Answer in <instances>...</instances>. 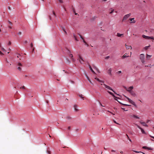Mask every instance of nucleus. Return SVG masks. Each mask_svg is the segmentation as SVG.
I'll return each instance as SVG.
<instances>
[{"label": "nucleus", "instance_id": "56", "mask_svg": "<svg viewBox=\"0 0 154 154\" xmlns=\"http://www.w3.org/2000/svg\"><path fill=\"white\" fill-rule=\"evenodd\" d=\"M8 9H9V10H11V8L9 6L8 7Z\"/></svg>", "mask_w": 154, "mask_h": 154}, {"label": "nucleus", "instance_id": "37", "mask_svg": "<svg viewBox=\"0 0 154 154\" xmlns=\"http://www.w3.org/2000/svg\"><path fill=\"white\" fill-rule=\"evenodd\" d=\"M0 55L2 56H3L4 55V54L1 51H0Z\"/></svg>", "mask_w": 154, "mask_h": 154}, {"label": "nucleus", "instance_id": "50", "mask_svg": "<svg viewBox=\"0 0 154 154\" xmlns=\"http://www.w3.org/2000/svg\"><path fill=\"white\" fill-rule=\"evenodd\" d=\"M122 109L123 110L125 111H127V110H125V109L123 108H122Z\"/></svg>", "mask_w": 154, "mask_h": 154}, {"label": "nucleus", "instance_id": "22", "mask_svg": "<svg viewBox=\"0 0 154 154\" xmlns=\"http://www.w3.org/2000/svg\"><path fill=\"white\" fill-rule=\"evenodd\" d=\"M77 106L76 105H74V110L76 111H77L78 110V109H77Z\"/></svg>", "mask_w": 154, "mask_h": 154}, {"label": "nucleus", "instance_id": "61", "mask_svg": "<svg viewBox=\"0 0 154 154\" xmlns=\"http://www.w3.org/2000/svg\"><path fill=\"white\" fill-rule=\"evenodd\" d=\"M5 61L6 62V61H7V60H7V59L6 58L5 59Z\"/></svg>", "mask_w": 154, "mask_h": 154}, {"label": "nucleus", "instance_id": "30", "mask_svg": "<svg viewBox=\"0 0 154 154\" xmlns=\"http://www.w3.org/2000/svg\"><path fill=\"white\" fill-rule=\"evenodd\" d=\"M133 117L135 118H136V119H139V118L137 116L135 115H134L133 116Z\"/></svg>", "mask_w": 154, "mask_h": 154}, {"label": "nucleus", "instance_id": "45", "mask_svg": "<svg viewBox=\"0 0 154 154\" xmlns=\"http://www.w3.org/2000/svg\"><path fill=\"white\" fill-rule=\"evenodd\" d=\"M33 45L32 43L30 44V47L32 48L33 47Z\"/></svg>", "mask_w": 154, "mask_h": 154}, {"label": "nucleus", "instance_id": "42", "mask_svg": "<svg viewBox=\"0 0 154 154\" xmlns=\"http://www.w3.org/2000/svg\"><path fill=\"white\" fill-rule=\"evenodd\" d=\"M53 14L54 15L55 17H56V15L55 14V12H54V11H53Z\"/></svg>", "mask_w": 154, "mask_h": 154}, {"label": "nucleus", "instance_id": "51", "mask_svg": "<svg viewBox=\"0 0 154 154\" xmlns=\"http://www.w3.org/2000/svg\"><path fill=\"white\" fill-rule=\"evenodd\" d=\"M108 112H110V113H111L112 114V115H115V114H114L113 113H112L111 112H110V111H108Z\"/></svg>", "mask_w": 154, "mask_h": 154}, {"label": "nucleus", "instance_id": "36", "mask_svg": "<svg viewBox=\"0 0 154 154\" xmlns=\"http://www.w3.org/2000/svg\"><path fill=\"white\" fill-rule=\"evenodd\" d=\"M20 88H21V89H25V86H23L22 87H20Z\"/></svg>", "mask_w": 154, "mask_h": 154}, {"label": "nucleus", "instance_id": "12", "mask_svg": "<svg viewBox=\"0 0 154 154\" xmlns=\"http://www.w3.org/2000/svg\"><path fill=\"white\" fill-rule=\"evenodd\" d=\"M111 71H112V69L111 68H110L108 70L107 72L110 75L112 76V74L111 73Z\"/></svg>", "mask_w": 154, "mask_h": 154}, {"label": "nucleus", "instance_id": "3", "mask_svg": "<svg viewBox=\"0 0 154 154\" xmlns=\"http://www.w3.org/2000/svg\"><path fill=\"white\" fill-rule=\"evenodd\" d=\"M131 15V14H128L125 15L123 17L122 21L126 20Z\"/></svg>", "mask_w": 154, "mask_h": 154}, {"label": "nucleus", "instance_id": "24", "mask_svg": "<svg viewBox=\"0 0 154 154\" xmlns=\"http://www.w3.org/2000/svg\"><path fill=\"white\" fill-rule=\"evenodd\" d=\"M150 45H149V46H146L144 48V49L145 50H147L148 48L150 47Z\"/></svg>", "mask_w": 154, "mask_h": 154}, {"label": "nucleus", "instance_id": "29", "mask_svg": "<svg viewBox=\"0 0 154 154\" xmlns=\"http://www.w3.org/2000/svg\"><path fill=\"white\" fill-rule=\"evenodd\" d=\"M62 30H63V31L64 32H65V34H67V32H66V31L65 30V29L64 27H62Z\"/></svg>", "mask_w": 154, "mask_h": 154}, {"label": "nucleus", "instance_id": "43", "mask_svg": "<svg viewBox=\"0 0 154 154\" xmlns=\"http://www.w3.org/2000/svg\"><path fill=\"white\" fill-rule=\"evenodd\" d=\"M126 136H127V138L128 139V140L129 139H130L128 135L127 134H126Z\"/></svg>", "mask_w": 154, "mask_h": 154}, {"label": "nucleus", "instance_id": "57", "mask_svg": "<svg viewBox=\"0 0 154 154\" xmlns=\"http://www.w3.org/2000/svg\"><path fill=\"white\" fill-rule=\"evenodd\" d=\"M24 43H25V44H26L27 43V41H25L24 42Z\"/></svg>", "mask_w": 154, "mask_h": 154}, {"label": "nucleus", "instance_id": "53", "mask_svg": "<svg viewBox=\"0 0 154 154\" xmlns=\"http://www.w3.org/2000/svg\"><path fill=\"white\" fill-rule=\"evenodd\" d=\"M150 121V120H147V121H146V123H148V122H149V121Z\"/></svg>", "mask_w": 154, "mask_h": 154}, {"label": "nucleus", "instance_id": "28", "mask_svg": "<svg viewBox=\"0 0 154 154\" xmlns=\"http://www.w3.org/2000/svg\"><path fill=\"white\" fill-rule=\"evenodd\" d=\"M79 96L81 99L84 100V97L83 96L82 94H79Z\"/></svg>", "mask_w": 154, "mask_h": 154}, {"label": "nucleus", "instance_id": "13", "mask_svg": "<svg viewBox=\"0 0 154 154\" xmlns=\"http://www.w3.org/2000/svg\"><path fill=\"white\" fill-rule=\"evenodd\" d=\"M142 36L144 38H145L146 39H149V37L150 36H147L145 35H142Z\"/></svg>", "mask_w": 154, "mask_h": 154}, {"label": "nucleus", "instance_id": "9", "mask_svg": "<svg viewBox=\"0 0 154 154\" xmlns=\"http://www.w3.org/2000/svg\"><path fill=\"white\" fill-rule=\"evenodd\" d=\"M103 85L106 88L109 89L110 90H111L113 92H115V91L112 90V88H111L110 87L108 86V85H106V84H104Z\"/></svg>", "mask_w": 154, "mask_h": 154}, {"label": "nucleus", "instance_id": "20", "mask_svg": "<svg viewBox=\"0 0 154 154\" xmlns=\"http://www.w3.org/2000/svg\"><path fill=\"white\" fill-rule=\"evenodd\" d=\"M95 79H96L97 81L100 82H102V83H104V81H101V80H100V79H99L97 78H95Z\"/></svg>", "mask_w": 154, "mask_h": 154}, {"label": "nucleus", "instance_id": "26", "mask_svg": "<svg viewBox=\"0 0 154 154\" xmlns=\"http://www.w3.org/2000/svg\"><path fill=\"white\" fill-rule=\"evenodd\" d=\"M109 10L110 11H111L109 12V14H112L113 12L114 11V10L112 8H111L110 9H109Z\"/></svg>", "mask_w": 154, "mask_h": 154}, {"label": "nucleus", "instance_id": "6", "mask_svg": "<svg viewBox=\"0 0 154 154\" xmlns=\"http://www.w3.org/2000/svg\"><path fill=\"white\" fill-rule=\"evenodd\" d=\"M128 92L133 96L135 97L136 96L135 93L133 91H130V90H128Z\"/></svg>", "mask_w": 154, "mask_h": 154}, {"label": "nucleus", "instance_id": "8", "mask_svg": "<svg viewBox=\"0 0 154 154\" xmlns=\"http://www.w3.org/2000/svg\"><path fill=\"white\" fill-rule=\"evenodd\" d=\"M136 125L137 126V127L139 128L140 129L141 131V132L143 134H146L145 133V131H144V130L142 128H141L140 127L139 125Z\"/></svg>", "mask_w": 154, "mask_h": 154}, {"label": "nucleus", "instance_id": "14", "mask_svg": "<svg viewBox=\"0 0 154 154\" xmlns=\"http://www.w3.org/2000/svg\"><path fill=\"white\" fill-rule=\"evenodd\" d=\"M140 123L143 126L146 127H148V125L146 123L144 122H140Z\"/></svg>", "mask_w": 154, "mask_h": 154}, {"label": "nucleus", "instance_id": "48", "mask_svg": "<svg viewBox=\"0 0 154 154\" xmlns=\"http://www.w3.org/2000/svg\"><path fill=\"white\" fill-rule=\"evenodd\" d=\"M70 128H71V127L70 126H69L68 127V130H70Z\"/></svg>", "mask_w": 154, "mask_h": 154}, {"label": "nucleus", "instance_id": "25", "mask_svg": "<svg viewBox=\"0 0 154 154\" xmlns=\"http://www.w3.org/2000/svg\"><path fill=\"white\" fill-rule=\"evenodd\" d=\"M69 57H71V59L73 61H74V59L73 58H72V57H73V55L72 54H70L69 55Z\"/></svg>", "mask_w": 154, "mask_h": 154}, {"label": "nucleus", "instance_id": "39", "mask_svg": "<svg viewBox=\"0 0 154 154\" xmlns=\"http://www.w3.org/2000/svg\"><path fill=\"white\" fill-rule=\"evenodd\" d=\"M21 34H22V33L21 32H19L18 33V34L20 35H21Z\"/></svg>", "mask_w": 154, "mask_h": 154}, {"label": "nucleus", "instance_id": "23", "mask_svg": "<svg viewBox=\"0 0 154 154\" xmlns=\"http://www.w3.org/2000/svg\"><path fill=\"white\" fill-rule=\"evenodd\" d=\"M128 57L129 56H127V54L126 53L122 57V58L124 59L126 57Z\"/></svg>", "mask_w": 154, "mask_h": 154}, {"label": "nucleus", "instance_id": "7", "mask_svg": "<svg viewBox=\"0 0 154 154\" xmlns=\"http://www.w3.org/2000/svg\"><path fill=\"white\" fill-rule=\"evenodd\" d=\"M78 35H79L81 38L83 40V42L85 44V45H86L87 46H89V45L87 44L85 41L84 40V38L82 37V36L79 34H78Z\"/></svg>", "mask_w": 154, "mask_h": 154}, {"label": "nucleus", "instance_id": "33", "mask_svg": "<svg viewBox=\"0 0 154 154\" xmlns=\"http://www.w3.org/2000/svg\"><path fill=\"white\" fill-rule=\"evenodd\" d=\"M1 49L2 51H3L4 52H6V50L3 48L1 47Z\"/></svg>", "mask_w": 154, "mask_h": 154}, {"label": "nucleus", "instance_id": "10", "mask_svg": "<svg viewBox=\"0 0 154 154\" xmlns=\"http://www.w3.org/2000/svg\"><path fill=\"white\" fill-rule=\"evenodd\" d=\"M125 46L127 49H131L132 48V47L131 46H128L126 44H125Z\"/></svg>", "mask_w": 154, "mask_h": 154}, {"label": "nucleus", "instance_id": "55", "mask_svg": "<svg viewBox=\"0 0 154 154\" xmlns=\"http://www.w3.org/2000/svg\"><path fill=\"white\" fill-rule=\"evenodd\" d=\"M114 123H116V124H119V123H117L116 122V121H115V120H114Z\"/></svg>", "mask_w": 154, "mask_h": 154}, {"label": "nucleus", "instance_id": "47", "mask_svg": "<svg viewBox=\"0 0 154 154\" xmlns=\"http://www.w3.org/2000/svg\"><path fill=\"white\" fill-rule=\"evenodd\" d=\"M8 27H9V28L11 29L12 28V27L10 26H8Z\"/></svg>", "mask_w": 154, "mask_h": 154}, {"label": "nucleus", "instance_id": "63", "mask_svg": "<svg viewBox=\"0 0 154 154\" xmlns=\"http://www.w3.org/2000/svg\"><path fill=\"white\" fill-rule=\"evenodd\" d=\"M79 61L81 63H82L81 61L80 60H79Z\"/></svg>", "mask_w": 154, "mask_h": 154}, {"label": "nucleus", "instance_id": "17", "mask_svg": "<svg viewBox=\"0 0 154 154\" xmlns=\"http://www.w3.org/2000/svg\"><path fill=\"white\" fill-rule=\"evenodd\" d=\"M117 36L118 37H123L124 36L123 34H121L118 33H117Z\"/></svg>", "mask_w": 154, "mask_h": 154}, {"label": "nucleus", "instance_id": "16", "mask_svg": "<svg viewBox=\"0 0 154 154\" xmlns=\"http://www.w3.org/2000/svg\"><path fill=\"white\" fill-rule=\"evenodd\" d=\"M152 57V55H149L147 54H146V59L147 60H149V58Z\"/></svg>", "mask_w": 154, "mask_h": 154}, {"label": "nucleus", "instance_id": "2", "mask_svg": "<svg viewBox=\"0 0 154 154\" xmlns=\"http://www.w3.org/2000/svg\"><path fill=\"white\" fill-rule=\"evenodd\" d=\"M125 97L128 99V101L131 104L134 105L135 107H137V105L135 104V103L132 100L129 98L128 97L125 96Z\"/></svg>", "mask_w": 154, "mask_h": 154}, {"label": "nucleus", "instance_id": "58", "mask_svg": "<svg viewBox=\"0 0 154 154\" xmlns=\"http://www.w3.org/2000/svg\"><path fill=\"white\" fill-rule=\"evenodd\" d=\"M128 140L131 142H132V141H131V140L130 138L129 139H128Z\"/></svg>", "mask_w": 154, "mask_h": 154}, {"label": "nucleus", "instance_id": "41", "mask_svg": "<svg viewBox=\"0 0 154 154\" xmlns=\"http://www.w3.org/2000/svg\"><path fill=\"white\" fill-rule=\"evenodd\" d=\"M149 66V67H151V66H152V65H151L150 64V65H147V66Z\"/></svg>", "mask_w": 154, "mask_h": 154}, {"label": "nucleus", "instance_id": "5", "mask_svg": "<svg viewBox=\"0 0 154 154\" xmlns=\"http://www.w3.org/2000/svg\"><path fill=\"white\" fill-rule=\"evenodd\" d=\"M124 88L128 92V90H130V91H132V90L133 89V86H131L128 88L125 86H124Z\"/></svg>", "mask_w": 154, "mask_h": 154}, {"label": "nucleus", "instance_id": "19", "mask_svg": "<svg viewBox=\"0 0 154 154\" xmlns=\"http://www.w3.org/2000/svg\"><path fill=\"white\" fill-rule=\"evenodd\" d=\"M142 148L144 149H148V150H152V149L151 148L148 147L146 146H143Z\"/></svg>", "mask_w": 154, "mask_h": 154}, {"label": "nucleus", "instance_id": "46", "mask_svg": "<svg viewBox=\"0 0 154 154\" xmlns=\"http://www.w3.org/2000/svg\"><path fill=\"white\" fill-rule=\"evenodd\" d=\"M121 103V104H122L123 105L125 106H126V105H128V104H122V103Z\"/></svg>", "mask_w": 154, "mask_h": 154}, {"label": "nucleus", "instance_id": "62", "mask_svg": "<svg viewBox=\"0 0 154 154\" xmlns=\"http://www.w3.org/2000/svg\"><path fill=\"white\" fill-rule=\"evenodd\" d=\"M120 153H123V152L122 151H121L120 152Z\"/></svg>", "mask_w": 154, "mask_h": 154}, {"label": "nucleus", "instance_id": "32", "mask_svg": "<svg viewBox=\"0 0 154 154\" xmlns=\"http://www.w3.org/2000/svg\"><path fill=\"white\" fill-rule=\"evenodd\" d=\"M152 39V40H154V37L153 36H150L149 37V39Z\"/></svg>", "mask_w": 154, "mask_h": 154}, {"label": "nucleus", "instance_id": "34", "mask_svg": "<svg viewBox=\"0 0 154 154\" xmlns=\"http://www.w3.org/2000/svg\"><path fill=\"white\" fill-rule=\"evenodd\" d=\"M79 58L82 61H84L82 57L81 56H79Z\"/></svg>", "mask_w": 154, "mask_h": 154}, {"label": "nucleus", "instance_id": "38", "mask_svg": "<svg viewBox=\"0 0 154 154\" xmlns=\"http://www.w3.org/2000/svg\"><path fill=\"white\" fill-rule=\"evenodd\" d=\"M8 23H9L11 25H12V23L10 22V21H8Z\"/></svg>", "mask_w": 154, "mask_h": 154}, {"label": "nucleus", "instance_id": "21", "mask_svg": "<svg viewBox=\"0 0 154 154\" xmlns=\"http://www.w3.org/2000/svg\"><path fill=\"white\" fill-rule=\"evenodd\" d=\"M130 20L132 21L131 23H135V21L134 20V18H130L129 19Z\"/></svg>", "mask_w": 154, "mask_h": 154}, {"label": "nucleus", "instance_id": "15", "mask_svg": "<svg viewBox=\"0 0 154 154\" xmlns=\"http://www.w3.org/2000/svg\"><path fill=\"white\" fill-rule=\"evenodd\" d=\"M85 76H86V77L87 79L89 81V82L92 85H93V83H92V82H91V80H90V79H89V77L88 76L86 75V74H85Z\"/></svg>", "mask_w": 154, "mask_h": 154}, {"label": "nucleus", "instance_id": "40", "mask_svg": "<svg viewBox=\"0 0 154 154\" xmlns=\"http://www.w3.org/2000/svg\"><path fill=\"white\" fill-rule=\"evenodd\" d=\"M133 151L134 152H136V153H139V152H141H141H138V151H134V150H133Z\"/></svg>", "mask_w": 154, "mask_h": 154}, {"label": "nucleus", "instance_id": "31", "mask_svg": "<svg viewBox=\"0 0 154 154\" xmlns=\"http://www.w3.org/2000/svg\"><path fill=\"white\" fill-rule=\"evenodd\" d=\"M73 36H74V38H75V40L76 41H78V39H77V38H76V36L75 35H73Z\"/></svg>", "mask_w": 154, "mask_h": 154}, {"label": "nucleus", "instance_id": "35", "mask_svg": "<svg viewBox=\"0 0 154 154\" xmlns=\"http://www.w3.org/2000/svg\"><path fill=\"white\" fill-rule=\"evenodd\" d=\"M121 72H122L121 71H118V72H117V74H120V73H121Z\"/></svg>", "mask_w": 154, "mask_h": 154}, {"label": "nucleus", "instance_id": "1", "mask_svg": "<svg viewBox=\"0 0 154 154\" xmlns=\"http://www.w3.org/2000/svg\"><path fill=\"white\" fill-rule=\"evenodd\" d=\"M140 59L143 63H145V55L144 54H142L140 55Z\"/></svg>", "mask_w": 154, "mask_h": 154}, {"label": "nucleus", "instance_id": "54", "mask_svg": "<svg viewBox=\"0 0 154 154\" xmlns=\"http://www.w3.org/2000/svg\"><path fill=\"white\" fill-rule=\"evenodd\" d=\"M11 44V42L10 41L8 42V45H10Z\"/></svg>", "mask_w": 154, "mask_h": 154}, {"label": "nucleus", "instance_id": "4", "mask_svg": "<svg viewBox=\"0 0 154 154\" xmlns=\"http://www.w3.org/2000/svg\"><path fill=\"white\" fill-rule=\"evenodd\" d=\"M22 66V65L20 63H19L17 65V69L20 71H21L22 69L21 67Z\"/></svg>", "mask_w": 154, "mask_h": 154}, {"label": "nucleus", "instance_id": "60", "mask_svg": "<svg viewBox=\"0 0 154 154\" xmlns=\"http://www.w3.org/2000/svg\"><path fill=\"white\" fill-rule=\"evenodd\" d=\"M34 48H33V49H32V52H33L34 51Z\"/></svg>", "mask_w": 154, "mask_h": 154}, {"label": "nucleus", "instance_id": "27", "mask_svg": "<svg viewBox=\"0 0 154 154\" xmlns=\"http://www.w3.org/2000/svg\"><path fill=\"white\" fill-rule=\"evenodd\" d=\"M66 119L68 120H70L71 119V117L69 116H67L66 117Z\"/></svg>", "mask_w": 154, "mask_h": 154}, {"label": "nucleus", "instance_id": "49", "mask_svg": "<svg viewBox=\"0 0 154 154\" xmlns=\"http://www.w3.org/2000/svg\"><path fill=\"white\" fill-rule=\"evenodd\" d=\"M109 56H107V57H106L105 58V59H108L109 58Z\"/></svg>", "mask_w": 154, "mask_h": 154}, {"label": "nucleus", "instance_id": "18", "mask_svg": "<svg viewBox=\"0 0 154 154\" xmlns=\"http://www.w3.org/2000/svg\"><path fill=\"white\" fill-rule=\"evenodd\" d=\"M108 92L111 95H112L114 98H115V100H117L116 99V98H117V97H116L114 95V94L112 93V92H110V91H108Z\"/></svg>", "mask_w": 154, "mask_h": 154}, {"label": "nucleus", "instance_id": "52", "mask_svg": "<svg viewBox=\"0 0 154 154\" xmlns=\"http://www.w3.org/2000/svg\"><path fill=\"white\" fill-rule=\"evenodd\" d=\"M100 104L101 106H104V105H102V104L100 103Z\"/></svg>", "mask_w": 154, "mask_h": 154}, {"label": "nucleus", "instance_id": "11", "mask_svg": "<svg viewBox=\"0 0 154 154\" xmlns=\"http://www.w3.org/2000/svg\"><path fill=\"white\" fill-rule=\"evenodd\" d=\"M88 65L89 68H90V70L94 74H95V72H94V71L93 70L92 68H91V66H90V65L88 63Z\"/></svg>", "mask_w": 154, "mask_h": 154}, {"label": "nucleus", "instance_id": "44", "mask_svg": "<svg viewBox=\"0 0 154 154\" xmlns=\"http://www.w3.org/2000/svg\"><path fill=\"white\" fill-rule=\"evenodd\" d=\"M59 2H60V3H63V1L62 0H59Z\"/></svg>", "mask_w": 154, "mask_h": 154}, {"label": "nucleus", "instance_id": "59", "mask_svg": "<svg viewBox=\"0 0 154 154\" xmlns=\"http://www.w3.org/2000/svg\"><path fill=\"white\" fill-rule=\"evenodd\" d=\"M150 136V137H151L152 138H154V137H153V136Z\"/></svg>", "mask_w": 154, "mask_h": 154}, {"label": "nucleus", "instance_id": "64", "mask_svg": "<svg viewBox=\"0 0 154 154\" xmlns=\"http://www.w3.org/2000/svg\"><path fill=\"white\" fill-rule=\"evenodd\" d=\"M6 62L7 63H8L9 62L8 61V60H7V61H6Z\"/></svg>", "mask_w": 154, "mask_h": 154}]
</instances>
